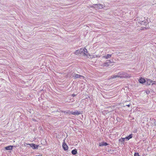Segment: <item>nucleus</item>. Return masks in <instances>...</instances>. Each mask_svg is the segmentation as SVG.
Here are the masks:
<instances>
[{
    "label": "nucleus",
    "instance_id": "1",
    "mask_svg": "<svg viewBox=\"0 0 156 156\" xmlns=\"http://www.w3.org/2000/svg\"><path fill=\"white\" fill-rule=\"evenodd\" d=\"M128 76V74L124 72H121L116 74L114 75L111 76V78H114L116 77L125 78Z\"/></svg>",
    "mask_w": 156,
    "mask_h": 156
},
{
    "label": "nucleus",
    "instance_id": "2",
    "mask_svg": "<svg viewBox=\"0 0 156 156\" xmlns=\"http://www.w3.org/2000/svg\"><path fill=\"white\" fill-rule=\"evenodd\" d=\"M79 52L80 54H83L84 56L87 55L88 56V54L87 53H88L87 51V49L85 48H80V49L79 51Z\"/></svg>",
    "mask_w": 156,
    "mask_h": 156
},
{
    "label": "nucleus",
    "instance_id": "3",
    "mask_svg": "<svg viewBox=\"0 0 156 156\" xmlns=\"http://www.w3.org/2000/svg\"><path fill=\"white\" fill-rule=\"evenodd\" d=\"M92 7L97 9H101L103 8V5L100 4H94Z\"/></svg>",
    "mask_w": 156,
    "mask_h": 156
},
{
    "label": "nucleus",
    "instance_id": "4",
    "mask_svg": "<svg viewBox=\"0 0 156 156\" xmlns=\"http://www.w3.org/2000/svg\"><path fill=\"white\" fill-rule=\"evenodd\" d=\"M29 145L33 149H37L39 147L38 145H36L34 144H27Z\"/></svg>",
    "mask_w": 156,
    "mask_h": 156
},
{
    "label": "nucleus",
    "instance_id": "5",
    "mask_svg": "<svg viewBox=\"0 0 156 156\" xmlns=\"http://www.w3.org/2000/svg\"><path fill=\"white\" fill-rule=\"evenodd\" d=\"M73 77H74L75 78H84L83 76L82 75H80L79 74H74L73 76Z\"/></svg>",
    "mask_w": 156,
    "mask_h": 156
},
{
    "label": "nucleus",
    "instance_id": "6",
    "mask_svg": "<svg viewBox=\"0 0 156 156\" xmlns=\"http://www.w3.org/2000/svg\"><path fill=\"white\" fill-rule=\"evenodd\" d=\"M139 82L141 83H144L146 82V80L144 78H141L139 80Z\"/></svg>",
    "mask_w": 156,
    "mask_h": 156
},
{
    "label": "nucleus",
    "instance_id": "7",
    "mask_svg": "<svg viewBox=\"0 0 156 156\" xmlns=\"http://www.w3.org/2000/svg\"><path fill=\"white\" fill-rule=\"evenodd\" d=\"M62 147L64 149V150L65 151L67 150L68 149V147L66 144L64 143L62 145Z\"/></svg>",
    "mask_w": 156,
    "mask_h": 156
},
{
    "label": "nucleus",
    "instance_id": "8",
    "mask_svg": "<svg viewBox=\"0 0 156 156\" xmlns=\"http://www.w3.org/2000/svg\"><path fill=\"white\" fill-rule=\"evenodd\" d=\"M108 145V144L107 143L102 142L100 143H99V145L100 146H106Z\"/></svg>",
    "mask_w": 156,
    "mask_h": 156
},
{
    "label": "nucleus",
    "instance_id": "9",
    "mask_svg": "<svg viewBox=\"0 0 156 156\" xmlns=\"http://www.w3.org/2000/svg\"><path fill=\"white\" fill-rule=\"evenodd\" d=\"M71 113L75 115H78L80 114V112H78L77 111H72L71 112Z\"/></svg>",
    "mask_w": 156,
    "mask_h": 156
},
{
    "label": "nucleus",
    "instance_id": "10",
    "mask_svg": "<svg viewBox=\"0 0 156 156\" xmlns=\"http://www.w3.org/2000/svg\"><path fill=\"white\" fill-rule=\"evenodd\" d=\"M13 146H9L5 147V148L7 150H12Z\"/></svg>",
    "mask_w": 156,
    "mask_h": 156
},
{
    "label": "nucleus",
    "instance_id": "11",
    "mask_svg": "<svg viewBox=\"0 0 156 156\" xmlns=\"http://www.w3.org/2000/svg\"><path fill=\"white\" fill-rule=\"evenodd\" d=\"M147 85H150L151 84V83H152V81L150 79H147Z\"/></svg>",
    "mask_w": 156,
    "mask_h": 156
},
{
    "label": "nucleus",
    "instance_id": "12",
    "mask_svg": "<svg viewBox=\"0 0 156 156\" xmlns=\"http://www.w3.org/2000/svg\"><path fill=\"white\" fill-rule=\"evenodd\" d=\"M133 137V134H130L128 136L126 137V139L127 140H129V139Z\"/></svg>",
    "mask_w": 156,
    "mask_h": 156
},
{
    "label": "nucleus",
    "instance_id": "13",
    "mask_svg": "<svg viewBox=\"0 0 156 156\" xmlns=\"http://www.w3.org/2000/svg\"><path fill=\"white\" fill-rule=\"evenodd\" d=\"M112 61L110 60H107L106 62H105V64L107 65V66H108L109 65L110 63H112Z\"/></svg>",
    "mask_w": 156,
    "mask_h": 156
},
{
    "label": "nucleus",
    "instance_id": "14",
    "mask_svg": "<svg viewBox=\"0 0 156 156\" xmlns=\"http://www.w3.org/2000/svg\"><path fill=\"white\" fill-rule=\"evenodd\" d=\"M112 55L111 54H107L106 56H104V57L106 59H108V58H110L111 57Z\"/></svg>",
    "mask_w": 156,
    "mask_h": 156
},
{
    "label": "nucleus",
    "instance_id": "15",
    "mask_svg": "<svg viewBox=\"0 0 156 156\" xmlns=\"http://www.w3.org/2000/svg\"><path fill=\"white\" fill-rule=\"evenodd\" d=\"M72 153L73 155L76 154L77 153V150L76 149L73 150L72 151Z\"/></svg>",
    "mask_w": 156,
    "mask_h": 156
},
{
    "label": "nucleus",
    "instance_id": "16",
    "mask_svg": "<svg viewBox=\"0 0 156 156\" xmlns=\"http://www.w3.org/2000/svg\"><path fill=\"white\" fill-rule=\"evenodd\" d=\"M79 50H76L75 52H74V53L76 55H78L79 54H80V53H79Z\"/></svg>",
    "mask_w": 156,
    "mask_h": 156
},
{
    "label": "nucleus",
    "instance_id": "17",
    "mask_svg": "<svg viewBox=\"0 0 156 156\" xmlns=\"http://www.w3.org/2000/svg\"><path fill=\"white\" fill-rule=\"evenodd\" d=\"M134 156H139V153H135L134 154Z\"/></svg>",
    "mask_w": 156,
    "mask_h": 156
},
{
    "label": "nucleus",
    "instance_id": "18",
    "mask_svg": "<svg viewBox=\"0 0 156 156\" xmlns=\"http://www.w3.org/2000/svg\"><path fill=\"white\" fill-rule=\"evenodd\" d=\"M102 66H107V65H106V64H105V63H103L102 65Z\"/></svg>",
    "mask_w": 156,
    "mask_h": 156
},
{
    "label": "nucleus",
    "instance_id": "19",
    "mask_svg": "<svg viewBox=\"0 0 156 156\" xmlns=\"http://www.w3.org/2000/svg\"><path fill=\"white\" fill-rule=\"evenodd\" d=\"M122 142H124L125 141V140L126 139V138H122Z\"/></svg>",
    "mask_w": 156,
    "mask_h": 156
},
{
    "label": "nucleus",
    "instance_id": "20",
    "mask_svg": "<svg viewBox=\"0 0 156 156\" xmlns=\"http://www.w3.org/2000/svg\"><path fill=\"white\" fill-rule=\"evenodd\" d=\"M76 94H73L72 95L73 96V97H74V96H76Z\"/></svg>",
    "mask_w": 156,
    "mask_h": 156
},
{
    "label": "nucleus",
    "instance_id": "21",
    "mask_svg": "<svg viewBox=\"0 0 156 156\" xmlns=\"http://www.w3.org/2000/svg\"><path fill=\"white\" fill-rule=\"evenodd\" d=\"M154 84H155V83H152V85H153Z\"/></svg>",
    "mask_w": 156,
    "mask_h": 156
},
{
    "label": "nucleus",
    "instance_id": "22",
    "mask_svg": "<svg viewBox=\"0 0 156 156\" xmlns=\"http://www.w3.org/2000/svg\"><path fill=\"white\" fill-rule=\"evenodd\" d=\"M127 106L128 107H129L130 106V105H127Z\"/></svg>",
    "mask_w": 156,
    "mask_h": 156
},
{
    "label": "nucleus",
    "instance_id": "23",
    "mask_svg": "<svg viewBox=\"0 0 156 156\" xmlns=\"http://www.w3.org/2000/svg\"><path fill=\"white\" fill-rule=\"evenodd\" d=\"M143 21H142V22L141 23L142 24H143Z\"/></svg>",
    "mask_w": 156,
    "mask_h": 156
},
{
    "label": "nucleus",
    "instance_id": "24",
    "mask_svg": "<svg viewBox=\"0 0 156 156\" xmlns=\"http://www.w3.org/2000/svg\"><path fill=\"white\" fill-rule=\"evenodd\" d=\"M38 156H42V155H39Z\"/></svg>",
    "mask_w": 156,
    "mask_h": 156
}]
</instances>
